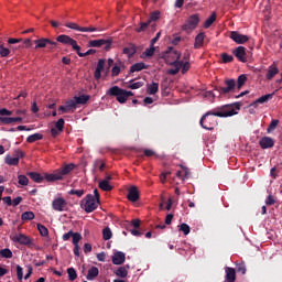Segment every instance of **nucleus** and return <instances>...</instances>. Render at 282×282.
<instances>
[{
	"instance_id": "nucleus-15",
	"label": "nucleus",
	"mask_w": 282,
	"mask_h": 282,
	"mask_svg": "<svg viewBox=\"0 0 282 282\" xmlns=\"http://www.w3.org/2000/svg\"><path fill=\"white\" fill-rule=\"evenodd\" d=\"M105 58L98 59L97 67L94 73L96 80H100V78H102V72H105Z\"/></svg>"
},
{
	"instance_id": "nucleus-34",
	"label": "nucleus",
	"mask_w": 282,
	"mask_h": 282,
	"mask_svg": "<svg viewBox=\"0 0 282 282\" xmlns=\"http://www.w3.org/2000/svg\"><path fill=\"white\" fill-rule=\"evenodd\" d=\"M149 26L152 28V30H155V23H152L151 20H148L147 22L140 23V28L137 29V32H144Z\"/></svg>"
},
{
	"instance_id": "nucleus-30",
	"label": "nucleus",
	"mask_w": 282,
	"mask_h": 282,
	"mask_svg": "<svg viewBox=\"0 0 282 282\" xmlns=\"http://www.w3.org/2000/svg\"><path fill=\"white\" fill-rule=\"evenodd\" d=\"M148 94L149 96H155L160 91V84L153 82L152 84L148 85Z\"/></svg>"
},
{
	"instance_id": "nucleus-20",
	"label": "nucleus",
	"mask_w": 282,
	"mask_h": 282,
	"mask_svg": "<svg viewBox=\"0 0 282 282\" xmlns=\"http://www.w3.org/2000/svg\"><path fill=\"white\" fill-rule=\"evenodd\" d=\"M126 261L124 252L117 251L112 257V263L113 265H122Z\"/></svg>"
},
{
	"instance_id": "nucleus-14",
	"label": "nucleus",
	"mask_w": 282,
	"mask_h": 282,
	"mask_svg": "<svg viewBox=\"0 0 282 282\" xmlns=\"http://www.w3.org/2000/svg\"><path fill=\"white\" fill-rule=\"evenodd\" d=\"M12 241L20 243L21 246H32V239H30V237H28L23 234L15 235L12 238Z\"/></svg>"
},
{
	"instance_id": "nucleus-51",
	"label": "nucleus",
	"mask_w": 282,
	"mask_h": 282,
	"mask_svg": "<svg viewBox=\"0 0 282 282\" xmlns=\"http://www.w3.org/2000/svg\"><path fill=\"white\" fill-rule=\"evenodd\" d=\"M191 69V62L182 61L181 72L182 74H186Z\"/></svg>"
},
{
	"instance_id": "nucleus-1",
	"label": "nucleus",
	"mask_w": 282,
	"mask_h": 282,
	"mask_svg": "<svg viewBox=\"0 0 282 282\" xmlns=\"http://www.w3.org/2000/svg\"><path fill=\"white\" fill-rule=\"evenodd\" d=\"M238 111L241 109V102L237 101L234 104L225 105L220 108H216L207 111L199 120V124L203 129L207 131H213L217 127V118H230L231 116H237Z\"/></svg>"
},
{
	"instance_id": "nucleus-32",
	"label": "nucleus",
	"mask_w": 282,
	"mask_h": 282,
	"mask_svg": "<svg viewBox=\"0 0 282 282\" xmlns=\"http://www.w3.org/2000/svg\"><path fill=\"white\" fill-rule=\"evenodd\" d=\"M65 106H66V109H68L69 113H74L76 111V107H78L76 104V99H74V97L72 99L67 100L65 102Z\"/></svg>"
},
{
	"instance_id": "nucleus-60",
	"label": "nucleus",
	"mask_w": 282,
	"mask_h": 282,
	"mask_svg": "<svg viewBox=\"0 0 282 282\" xmlns=\"http://www.w3.org/2000/svg\"><path fill=\"white\" fill-rule=\"evenodd\" d=\"M276 204V199H274V196L269 195L265 199L267 206H274Z\"/></svg>"
},
{
	"instance_id": "nucleus-28",
	"label": "nucleus",
	"mask_w": 282,
	"mask_h": 282,
	"mask_svg": "<svg viewBox=\"0 0 282 282\" xmlns=\"http://www.w3.org/2000/svg\"><path fill=\"white\" fill-rule=\"evenodd\" d=\"M75 99L76 105H87L89 100L91 99V96L89 95H80L73 97Z\"/></svg>"
},
{
	"instance_id": "nucleus-44",
	"label": "nucleus",
	"mask_w": 282,
	"mask_h": 282,
	"mask_svg": "<svg viewBox=\"0 0 282 282\" xmlns=\"http://www.w3.org/2000/svg\"><path fill=\"white\" fill-rule=\"evenodd\" d=\"M18 184H20V186H28V184H30V178L21 174L18 176Z\"/></svg>"
},
{
	"instance_id": "nucleus-59",
	"label": "nucleus",
	"mask_w": 282,
	"mask_h": 282,
	"mask_svg": "<svg viewBox=\"0 0 282 282\" xmlns=\"http://www.w3.org/2000/svg\"><path fill=\"white\" fill-rule=\"evenodd\" d=\"M15 270H17L18 281H23V267L18 264L15 267Z\"/></svg>"
},
{
	"instance_id": "nucleus-4",
	"label": "nucleus",
	"mask_w": 282,
	"mask_h": 282,
	"mask_svg": "<svg viewBox=\"0 0 282 282\" xmlns=\"http://www.w3.org/2000/svg\"><path fill=\"white\" fill-rule=\"evenodd\" d=\"M107 94H108V96H116L118 102H120L121 105H124V102H127V100H129V98H131V96H133V91L122 89L118 86H112L107 91Z\"/></svg>"
},
{
	"instance_id": "nucleus-2",
	"label": "nucleus",
	"mask_w": 282,
	"mask_h": 282,
	"mask_svg": "<svg viewBox=\"0 0 282 282\" xmlns=\"http://www.w3.org/2000/svg\"><path fill=\"white\" fill-rule=\"evenodd\" d=\"M57 43H62L63 45H70L79 58H85V56H91V54H96V50L90 48L86 53L80 52V46L76 40L69 37V35L62 34L56 37Z\"/></svg>"
},
{
	"instance_id": "nucleus-58",
	"label": "nucleus",
	"mask_w": 282,
	"mask_h": 282,
	"mask_svg": "<svg viewBox=\"0 0 282 282\" xmlns=\"http://www.w3.org/2000/svg\"><path fill=\"white\" fill-rule=\"evenodd\" d=\"M180 230L181 232H183L184 235H189L191 234V226H188L187 224H182L180 226Z\"/></svg>"
},
{
	"instance_id": "nucleus-31",
	"label": "nucleus",
	"mask_w": 282,
	"mask_h": 282,
	"mask_svg": "<svg viewBox=\"0 0 282 282\" xmlns=\"http://www.w3.org/2000/svg\"><path fill=\"white\" fill-rule=\"evenodd\" d=\"M135 52H138V47L134 44H129L123 48V54H127L128 58H131Z\"/></svg>"
},
{
	"instance_id": "nucleus-49",
	"label": "nucleus",
	"mask_w": 282,
	"mask_h": 282,
	"mask_svg": "<svg viewBox=\"0 0 282 282\" xmlns=\"http://www.w3.org/2000/svg\"><path fill=\"white\" fill-rule=\"evenodd\" d=\"M143 54L148 58H151V56H153V54H155V45L150 44V47L147 48Z\"/></svg>"
},
{
	"instance_id": "nucleus-5",
	"label": "nucleus",
	"mask_w": 282,
	"mask_h": 282,
	"mask_svg": "<svg viewBox=\"0 0 282 282\" xmlns=\"http://www.w3.org/2000/svg\"><path fill=\"white\" fill-rule=\"evenodd\" d=\"M83 202V208L85 213H94V210H96V208H98V205L100 204V200H96L94 194H87Z\"/></svg>"
},
{
	"instance_id": "nucleus-19",
	"label": "nucleus",
	"mask_w": 282,
	"mask_h": 282,
	"mask_svg": "<svg viewBox=\"0 0 282 282\" xmlns=\"http://www.w3.org/2000/svg\"><path fill=\"white\" fill-rule=\"evenodd\" d=\"M272 98H274V94L263 95L262 97H260L256 101H253L251 104V107L257 108L259 105H263V104L268 102L269 100H272Z\"/></svg>"
},
{
	"instance_id": "nucleus-10",
	"label": "nucleus",
	"mask_w": 282,
	"mask_h": 282,
	"mask_svg": "<svg viewBox=\"0 0 282 282\" xmlns=\"http://www.w3.org/2000/svg\"><path fill=\"white\" fill-rule=\"evenodd\" d=\"M229 39H231L234 43H237V45H243V43H248V41H250V36L243 35L237 31H231L229 33Z\"/></svg>"
},
{
	"instance_id": "nucleus-29",
	"label": "nucleus",
	"mask_w": 282,
	"mask_h": 282,
	"mask_svg": "<svg viewBox=\"0 0 282 282\" xmlns=\"http://www.w3.org/2000/svg\"><path fill=\"white\" fill-rule=\"evenodd\" d=\"M98 274H100L98 267H91L88 270V274H87L86 279H87V281H94L96 279V276H98Z\"/></svg>"
},
{
	"instance_id": "nucleus-21",
	"label": "nucleus",
	"mask_w": 282,
	"mask_h": 282,
	"mask_svg": "<svg viewBox=\"0 0 282 282\" xmlns=\"http://www.w3.org/2000/svg\"><path fill=\"white\" fill-rule=\"evenodd\" d=\"M1 124H12L14 122H23L22 117H0Z\"/></svg>"
},
{
	"instance_id": "nucleus-17",
	"label": "nucleus",
	"mask_w": 282,
	"mask_h": 282,
	"mask_svg": "<svg viewBox=\"0 0 282 282\" xmlns=\"http://www.w3.org/2000/svg\"><path fill=\"white\" fill-rule=\"evenodd\" d=\"M35 50H41L43 47H47V45H56V42L50 40V39H40L35 40Z\"/></svg>"
},
{
	"instance_id": "nucleus-38",
	"label": "nucleus",
	"mask_w": 282,
	"mask_h": 282,
	"mask_svg": "<svg viewBox=\"0 0 282 282\" xmlns=\"http://www.w3.org/2000/svg\"><path fill=\"white\" fill-rule=\"evenodd\" d=\"M99 188L101 191H106L107 193H109V191H113V186H111L107 181H100Z\"/></svg>"
},
{
	"instance_id": "nucleus-40",
	"label": "nucleus",
	"mask_w": 282,
	"mask_h": 282,
	"mask_svg": "<svg viewBox=\"0 0 282 282\" xmlns=\"http://www.w3.org/2000/svg\"><path fill=\"white\" fill-rule=\"evenodd\" d=\"M67 274H68V281H76V279H78V273H76V269L74 268H68Z\"/></svg>"
},
{
	"instance_id": "nucleus-26",
	"label": "nucleus",
	"mask_w": 282,
	"mask_h": 282,
	"mask_svg": "<svg viewBox=\"0 0 282 282\" xmlns=\"http://www.w3.org/2000/svg\"><path fill=\"white\" fill-rule=\"evenodd\" d=\"M124 67V63L122 61H118V63H115L112 69H111V76L112 78H116V76H120V72Z\"/></svg>"
},
{
	"instance_id": "nucleus-52",
	"label": "nucleus",
	"mask_w": 282,
	"mask_h": 282,
	"mask_svg": "<svg viewBox=\"0 0 282 282\" xmlns=\"http://www.w3.org/2000/svg\"><path fill=\"white\" fill-rule=\"evenodd\" d=\"M80 239H83L80 234L73 232V246H78V243H80Z\"/></svg>"
},
{
	"instance_id": "nucleus-23",
	"label": "nucleus",
	"mask_w": 282,
	"mask_h": 282,
	"mask_svg": "<svg viewBox=\"0 0 282 282\" xmlns=\"http://www.w3.org/2000/svg\"><path fill=\"white\" fill-rule=\"evenodd\" d=\"M142 69H149V65L144 64V62H139L130 67L129 74H135V72H142Z\"/></svg>"
},
{
	"instance_id": "nucleus-11",
	"label": "nucleus",
	"mask_w": 282,
	"mask_h": 282,
	"mask_svg": "<svg viewBox=\"0 0 282 282\" xmlns=\"http://www.w3.org/2000/svg\"><path fill=\"white\" fill-rule=\"evenodd\" d=\"M167 65H170L171 67H174V68H170L167 70V74L170 76H177V74H180V69H182V59H176V61L167 59Z\"/></svg>"
},
{
	"instance_id": "nucleus-46",
	"label": "nucleus",
	"mask_w": 282,
	"mask_h": 282,
	"mask_svg": "<svg viewBox=\"0 0 282 282\" xmlns=\"http://www.w3.org/2000/svg\"><path fill=\"white\" fill-rule=\"evenodd\" d=\"M276 127H279V119H273V120L270 122V124H269V127H268V129H267V132H268V133H272V131H274V130L276 129Z\"/></svg>"
},
{
	"instance_id": "nucleus-62",
	"label": "nucleus",
	"mask_w": 282,
	"mask_h": 282,
	"mask_svg": "<svg viewBox=\"0 0 282 282\" xmlns=\"http://www.w3.org/2000/svg\"><path fill=\"white\" fill-rule=\"evenodd\" d=\"M204 98H213L215 99L217 95L213 90H207L203 94Z\"/></svg>"
},
{
	"instance_id": "nucleus-43",
	"label": "nucleus",
	"mask_w": 282,
	"mask_h": 282,
	"mask_svg": "<svg viewBox=\"0 0 282 282\" xmlns=\"http://www.w3.org/2000/svg\"><path fill=\"white\" fill-rule=\"evenodd\" d=\"M37 230L42 237H47L50 235V230L47 229V227L42 224H37Z\"/></svg>"
},
{
	"instance_id": "nucleus-53",
	"label": "nucleus",
	"mask_w": 282,
	"mask_h": 282,
	"mask_svg": "<svg viewBox=\"0 0 282 282\" xmlns=\"http://www.w3.org/2000/svg\"><path fill=\"white\" fill-rule=\"evenodd\" d=\"M160 20V11H154L150 14L149 21L155 23V21Z\"/></svg>"
},
{
	"instance_id": "nucleus-56",
	"label": "nucleus",
	"mask_w": 282,
	"mask_h": 282,
	"mask_svg": "<svg viewBox=\"0 0 282 282\" xmlns=\"http://www.w3.org/2000/svg\"><path fill=\"white\" fill-rule=\"evenodd\" d=\"M55 127L57 131H63V129H65V119L63 118L58 119L57 122L55 123Z\"/></svg>"
},
{
	"instance_id": "nucleus-50",
	"label": "nucleus",
	"mask_w": 282,
	"mask_h": 282,
	"mask_svg": "<svg viewBox=\"0 0 282 282\" xmlns=\"http://www.w3.org/2000/svg\"><path fill=\"white\" fill-rule=\"evenodd\" d=\"M65 28H69V30H76L77 32H80V30H83V26H79L78 24H76L74 22H67L65 24Z\"/></svg>"
},
{
	"instance_id": "nucleus-35",
	"label": "nucleus",
	"mask_w": 282,
	"mask_h": 282,
	"mask_svg": "<svg viewBox=\"0 0 282 282\" xmlns=\"http://www.w3.org/2000/svg\"><path fill=\"white\" fill-rule=\"evenodd\" d=\"M37 140H43V134L41 133H34L31 134L26 138V142H29V144H32L34 142H37Z\"/></svg>"
},
{
	"instance_id": "nucleus-6",
	"label": "nucleus",
	"mask_w": 282,
	"mask_h": 282,
	"mask_svg": "<svg viewBox=\"0 0 282 282\" xmlns=\"http://www.w3.org/2000/svg\"><path fill=\"white\" fill-rule=\"evenodd\" d=\"M225 85L226 87L215 86L214 91H218L219 96H226L237 87V82L235 79H226Z\"/></svg>"
},
{
	"instance_id": "nucleus-22",
	"label": "nucleus",
	"mask_w": 282,
	"mask_h": 282,
	"mask_svg": "<svg viewBox=\"0 0 282 282\" xmlns=\"http://www.w3.org/2000/svg\"><path fill=\"white\" fill-rule=\"evenodd\" d=\"M225 272H226V281L227 282L237 281V271L235 269L227 267Z\"/></svg>"
},
{
	"instance_id": "nucleus-33",
	"label": "nucleus",
	"mask_w": 282,
	"mask_h": 282,
	"mask_svg": "<svg viewBox=\"0 0 282 282\" xmlns=\"http://www.w3.org/2000/svg\"><path fill=\"white\" fill-rule=\"evenodd\" d=\"M6 164L9 166H18L19 165V158H12L10 154H7L4 158Z\"/></svg>"
},
{
	"instance_id": "nucleus-12",
	"label": "nucleus",
	"mask_w": 282,
	"mask_h": 282,
	"mask_svg": "<svg viewBox=\"0 0 282 282\" xmlns=\"http://www.w3.org/2000/svg\"><path fill=\"white\" fill-rule=\"evenodd\" d=\"M111 40H90L88 42V47H102V45L105 46L106 51L111 50Z\"/></svg>"
},
{
	"instance_id": "nucleus-55",
	"label": "nucleus",
	"mask_w": 282,
	"mask_h": 282,
	"mask_svg": "<svg viewBox=\"0 0 282 282\" xmlns=\"http://www.w3.org/2000/svg\"><path fill=\"white\" fill-rule=\"evenodd\" d=\"M94 166H95V169L99 167V171L102 173V171H105L106 164H105V162H102V160H96L94 162Z\"/></svg>"
},
{
	"instance_id": "nucleus-63",
	"label": "nucleus",
	"mask_w": 282,
	"mask_h": 282,
	"mask_svg": "<svg viewBox=\"0 0 282 282\" xmlns=\"http://www.w3.org/2000/svg\"><path fill=\"white\" fill-rule=\"evenodd\" d=\"M21 202H23V197L18 196V197H15V198L12 200V206H13V207H17V206H19V204H21Z\"/></svg>"
},
{
	"instance_id": "nucleus-41",
	"label": "nucleus",
	"mask_w": 282,
	"mask_h": 282,
	"mask_svg": "<svg viewBox=\"0 0 282 282\" xmlns=\"http://www.w3.org/2000/svg\"><path fill=\"white\" fill-rule=\"evenodd\" d=\"M111 237H113V234L111 232V228L106 227L102 230V238L105 241H109V239H111Z\"/></svg>"
},
{
	"instance_id": "nucleus-27",
	"label": "nucleus",
	"mask_w": 282,
	"mask_h": 282,
	"mask_svg": "<svg viewBox=\"0 0 282 282\" xmlns=\"http://www.w3.org/2000/svg\"><path fill=\"white\" fill-rule=\"evenodd\" d=\"M28 176L30 177V180H32L33 182H36V184H41L43 182V180H45V174L44 176L41 175V173L39 172H29Z\"/></svg>"
},
{
	"instance_id": "nucleus-64",
	"label": "nucleus",
	"mask_w": 282,
	"mask_h": 282,
	"mask_svg": "<svg viewBox=\"0 0 282 282\" xmlns=\"http://www.w3.org/2000/svg\"><path fill=\"white\" fill-rule=\"evenodd\" d=\"M0 116H12V111L6 108H0Z\"/></svg>"
},
{
	"instance_id": "nucleus-25",
	"label": "nucleus",
	"mask_w": 282,
	"mask_h": 282,
	"mask_svg": "<svg viewBox=\"0 0 282 282\" xmlns=\"http://www.w3.org/2000/svg\"><path fill=\"white\" fill-rule=\"evenodd\" d=\"M204 39H206V33L200 32L195 37L194 47L195 50H199L204 45Z\"/></svg>"
},
{
	"instance_id": "nucleus-16",
	"label": "nucleus",
	"mask_w": 282,
	"mask_h": 282,
	"mask_svg": "<svg viewBox=\"0 0 282 282\" xmlns=\"http://www.w3.org/2000/svg\"><path fill=\"white\" fill-rule=\"evenodd\" d=\"M261 149H272L274 147V139L272 137H262L259 141Z\"/></svg>"
},
{
	"instance_id": "nucleus-39",
	"label": "nucleus",
	"mask_w": 282,
	"mask_h": 282,
	"mask_svg": "<svg viewBox=\"0 0 282 282\" xmlns=\"http://www.w3.org/2000/svg\"><path fill=\"white\" fill-rule=\"evenodd\" d=\"M247 82H248V77L245 74L239 75L237 79V88L241 89V87H243Z\"/></svg>"
},
{
	"instance_id": "nucleus-7",
	"label": "nucleus",
	"mask_w": 282,
	"mask_h": 282,
	"mask_svg": "<svg viewBox=\"0 0 282 282\" xmlns=\"http://www.w3.org/2000/svg\"><path fill=\"white\" fill-rule=\"evenodd\" d=\"M197 25H199V14H192L182 25V30L185 32L193 31L197 28Z\"/></svg>"
},
{
	"instance_id": "nucleus-37",
	"label": "nucleus",
	"mask_w": 282,
	"mask_h": 282,
	"mask_svg": "<svg viewBox=\"0 0 282 282\" xmlns=\"http://www.w3.org/2000/svg\"><path fill=\"white\" fill-rule=\"evenodd\" d=\"M214 21H217V13H212V15L205 21L204 28L208 30L213 25Z\"/></svg>"
},
{
	"instance_id": "nucleus-9",
	"label": "nucleus",
	"mask_w": 282,
	"mask_h": 282,
	"mask_svg": "<svg viewBox=\"0 0 282 282\" xmlns=\"http://www.w3.org/2000/svg\"><path fill=\"white\" fill-rule=\"evenodd\" d=\"M52 208L57 213H65L67 212V200L63 197H57L52 202Z\"/></svg>"
},
{
	"instance_id": "nucleus-3",
	"label": "nucleus",
	"mask_w": 282,
	"mask_h": 282,
	"mask_svg": "<svg viewBox=\"0 0 282 282\" xmlns=\"http://www.w3.org/2000/svg\"><path fill=\"white\" fill-rule=\"evenodd\" d=\"M76 169V165L74 163H69L64 165L63 167L56 170L52 174H45L46 182H58L65 177V175H69L70 171Z\"/></svg>"
},
{
	"instance_id": "nucleus-42",
	"label": "nucleus",
	"mask_w": 282,
	"mask_h": 282,
	"mask_svg": "<svg viewBox=\"0 0 282 282\" xmlns=\"http://www.w3.org/2000/svg\"><path fill=\"white\" fill-rule=\"evenodd\" d=\"M21 219L22 221H32V219H34V212H24Z\"/></svg>"
},
{
	"instance_id": "nucleus-13",
	"label": "nucleus",
	"mask_w": 282,
	"mask_h": 282,
	"mask_svg": "<svg viewBox=\"0 0 282 282\" xmlns=\"http://www.w3.org/2000/svg\"><path fill=\"white\" fill-rule=\"evenodd\" d=\"M234 56L240 61V63H248V58L246 57V47L238 46L232 51Z\"/></svg>"
},
{
	"instance_id": "nucleus-57",
	"label": "nucleus",
	"mask_w": 282,
	"mask_h": 282,
	"mask_svg": "<svg viewBox=\"0 0 282 282\" xmlns=\"http://www.w3.org/2000/svg\"><path fill=\"white\" fill-rule=\"evenodd\" d=\"M140 87H144V82H135L128 86V89H140Z\"/></svg>"
},
{
	"instance_id": "nucleus-61",
	"label": "nucleus",
	"mask_w": 282,
	"mask_h": 282,
	"mask_svg": "<svg viewBox=\"0 0 282 282\" xmlns=\"http://www.w3.org/2000/svg\"><path fill=\"white\" fill-rule=\"evenodd\" d=\"M80 32H98V29L94 26H82Z\"/></svg>"
},
{
	"instance_id": "nucleus-47",
	"label": "nucleus",
	"mask_w": 282,
	"mask_h": 282,
	"mask_svg": "<svg viewBox=\"0 0 282 282\" xmlns=\"http://www.w3.org/2000/svg\"><path fill=\"white\" fill-rule=\"evenodd\" d=\"M0 56L1 58L10 56V48L3 46V44H0Z\"/></svg>"
},
{
	"instance_id": "nucleus-36",
	"label": "nucleus",
	"mask_w": 282,
	"mask_h": 282,
	"mask_svg": "<svg viewBox=\"0 0 282 282\" xmlns=\"http://www.w3.org/2000/svg\"><path fill=\"white\" fill-rule=\"evenodd\" d=\"M115 274L120 279H127L129 271H127V268L124 267H119L117 272H115Z\"/></svg>"
},
{
	"instance_id": "nucleus-54",
	"label": "nucleus",
	"mask_w": 282,
	"mask_h": 282,
	"mask_svg": "<svg viewBox=\"0 0 282 282\" xmlns=\"http://www.w3.org/2000/svg\"><path fill=\"white\" fill-rule=\"evenodd\" d=\"M68 195H76L77 197H83L85 195V189H70Z\"/></svg>"
},
{
	"instance_id": "nucleus-24",
	"label": "nucleus",
	"mask_w": 282,
	"mask_h": 282,
	"mask_svg": "<svg viewBox=\"0 0 282 282\" xmlns=\"http://www.w3.org/2000/svg\"><path fill=\"white\" fill-rule=\"evenodd\" d=\"M276 74H279V67H276V64L273 63L271 66H269L268 73L265 75L267 80H272Z\"/></svg>"
},
{
	"instance_id": "nucleus-48",
	"label": "nucleus",
	"mask_w": 282,
	"mask_h": 282,
	"mask_svg": "<svg viewBox=\"0 0 282 282\" xmlns=\"http://www.w3.org/2000/svg\"><path fill=\"white\" fill-rule=\"evenodd\" d=\"M220 58L223 61V63H232V61H235V57H232V55H229L228 53H223L220 55Z\"/></svg>"
},
{
	"instance_id": "nucleus-45",
	"label": "nucleus",
	"mask_w": 282,
	"mask_h": 282,
	"mask_svg": "<svg viewBox=\"0 0 282 282\" xmlns=\"http://www.w3.org/2000/svg\"><path fill=\"white\" fill-rule=\"evenodd\" d=\"M0 257L3 259H12V250L8 248L0 250Z\"/></svg>"
},
{
	"instance_id": "nucleus-18",
	"label": "nucleus",
	"mask_w": 282,
	"mask_h": 282,
	"mask_svg": "<svg viewBox=\"0 0 282 282\" xmlns=\"http://www.w3.org/2000/svg\"><path fill=\"white\" fill-rule=\"evenodd\" d=\"M129 202H138L140 199V192L135 185L131 186L128 192Z\"/></svg>"
},
{
	"instance_id": "nucleus-8",
	"label": "nucleus",
	"mask_w": 282,
	"mask_h": 282,
	"mask_svg": "<svg viewBox=\"0 0 282 282\" xmlns=\"http://www.w3.org/2000/svg\"><path fill=\"white\" fill-rule=\"evenodd\" d=\"M163 58L167 64V61H180L182 58V53L175 50L173 46H169L167 50L163 53Z\"/></svg>"
}]
</instances>
